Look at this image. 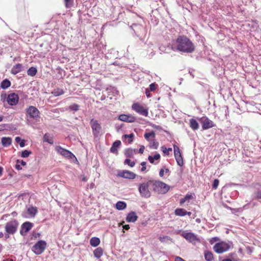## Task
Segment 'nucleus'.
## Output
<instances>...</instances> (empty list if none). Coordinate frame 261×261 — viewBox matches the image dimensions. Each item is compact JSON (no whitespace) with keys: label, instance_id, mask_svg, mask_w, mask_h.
I'll return each mask as SVG.
<instances>
[{"label":"nucleus","instance_id":"obj_1","mask_svg":"<svg viewBox=\"0 0 261 261\" xmlns=\"http://www.w3.org/2000/svg\"><path fill=\"white\" fill-rule=\"evenodd\" d=\"M176 50L185 53H192L195 50V46L192 41L186 36L180 35L175 40Z\"/></svg>","mask_w":261,"mask_h":261},{"label":"nucleus","instance_id":"obj_11","mask_svg":"<svg viewBox=\"0 0 261 261\" xmlns=\"http://www.w3.org/2000/svg\"><path fill=\"white\" fill-rule=\"evenodd\" d=\"M90 124L92 129L93 135L97 136L99 134L101 129L100 124L98 123L97 120L94 119H91Z\"/></svg>","mask_w":261,"mask_h":261},{"label":"nucleus","instance_id":"obj_3","mask_svg":"<svg viewBox=\"0 0 261 261\" xmlns=\"http://www.w3.org/2000/svg\"><path fill=\"white\" fill-rule=\"evenodd\" d=\"M231 246V243L221 241L217 243L214 246V251L217 253L221 254L229 250Z\"/></svg>","mask_w":261,"mask_h":261},{"label":"nucleus","instance_id":"obj_9","mask_svg":"<svg viewBox=\"0 0 261 261\" xmlns=\"http://www.w3.org/2000/svg\"><path fill=\"white\" fill-rule=\"evenodd\" d=\"M199 121L202 124L203 130L208 129L215 126L214 122L208 119L206 116H202L199 119Z\"/></svg>","mask_w":261,"mask_h":261},{"label":"nucleus","instance_id":"obj_59","mask_svg":"<svg viewBox=\"0 0 261 261\" xmlns=\"http://www.w3.org/2000/svg\"><path fill=\"white\" fill-rule=\"evenodd\" d=\"M10 234H11L10 233H8V232H7L6 231V233L5 234V239H8V238H9L10 237Z\"/></svg>","mask_w":261,"mask_h":261},{"label":"nucleus","instance_id":"obj_8","mask_svg":"<svg viewBox=\"0 0 261 261\" xmlns=\"http://www.w3.org/2000/svg\"><path fill=\"white\" fill-rule=\"evenodd\" d=\"M46 245L45 241L40 240L32 247V250L37 255L41 254L44 251Z\"/></svg>","mask_w":261,"mask_h":261},{"label":"nucleus","instance_id":"obj_15","mask_svg":"<svg viewBox=\"0 0 261 261\" xmlns=\"http://www.w3.org/2000/svg\"><path fill=\"white\" fill-rule=\"evenodd\" d=\"M181 236L191 243L199 241V240L193 233L184 232L181 234Z\"/></svg>","mask_w":261,"mask_h":261},{"label":"nucleus","instance_id":"obj_50","mask_svg":"<svg viewBox=\"0 0 261 261\" xmlns=\"http://www.w3.org/2000/svg\"><path fill=\"white\" fill-rule=\"evenodd\" d=\"M145 149V147L143 145H141L139 150V153L143 154Z\"/></svg>","mask_w":261,"mask_h":261},{"label":"nucleus","instance_id":"obj_47","mask_svg":"<svg viewBox=\"0 0 261 261\" xmlns=\"http://www.w3.org/2000/svg\"><path fill=\"white\" fill-rule=\"evenodd\" d=\"M159 144V143L157 141H156L155 140H153L152 141L151 145H150V147H152L154 149H157L158 148Z\"/></svg>","mask_w":261,"mask_h":261},{"label":"nucleus","instance_id":"obj_60","mask_svg":"<svg viewBox=\"0 0 261 261\" xmlns=\"http://www.w3.org/2000/svg\"><path fill=\"white\" fill-rule=\"evenodd\" d=\"M256 197L257 198H261V191H259L257 193Z\"/></svg>","mask_w":261,"mask_h":261},{"label":"nucleus","instance_id":"obj_21","mask_svg":"<svg viewBox=\"0 0 261 261\" xmlns=\"http://www.w3.org/2000/svg\"><path fill=\"white\" fill-rule=\"evenodd\" d=\"M190 127L194 130H197L199 128V124L194 119H191L189 120Z\"/></svg>","mask_w":261,"mask_h":261},{"label":"nucleus","instance_id":"obj_43","mask_svg":"<svg viewBox=\"0 0 261 261\" xmlns=\"http://www.w3.org/2000/svg\"><path fill=\"white\" fill-rule=\"evenodd\" d=\"M124 164L128 165L131 167H134L135 165V162L132 161L130 159H125V160L124 161Z\"/></svg>","mask_w":261,"mask_h":261},{"label":"nucleus","instance_id":"obj_34","mask_svg":"<svg viewBox=\"0 0 261 261\" xmlns=\"http://www.w3.org/2000/svg\"><path fill=\"white\" fill-rule=\"evenodd\" d=\"M37 72V70L36 68L32 67L28 69L27 73L29 75L34 76L36 74Z\"/></svg>","mask_w":261,"mask_h":261},{"label":"nucleus","instance_id":"obj_56","mask_svg":"<svg viewBox=\"0 0 261 261\" xmlns=\"http://www.w3.org/2000/svg\"><path fill=\"white\" fill-rule=\"evenodd\" d=\"M19 145L21 147H24L25 145V141L23 140L21 141V142L19 143Z\"/></svg>","mask_w":261,"mask_h":261},{"label":"nucleus","instance_id":"obj_36","mask_svg":"<svg viewBox=\"0 0 261 261\" xmlns=\"http://www.w3.org/2000/svg\"><path fill=\"white\" fill-rule=\"evenodd\" d=\"M134 134L133 133L129 135H124L123 137L124 139H128V142L129 144H130L133 141L134 139Z\"/></svg>","mask_w":261,"mask_h":261},{"label":"nucleus","instance_id":"obj_32","mask_svg":"<svg viewBox=\"0 0 261 261\" xmlns=\"http://www.w3.org/2000/svg\"><path fill=\"white\" fill-rule=\"evenodd\" d=\"M37 209L35 207L31 206L28 208V212L30 215L34 217L37 213Z\"/></svg>","mask_w":261,"mask_h":261},{"label":"nucleus","instance_id":"obj_17","mask_svg":"<svg viewBox=\"0 0 261 261\" xmlns=\"http://www.w3.org/2000/svg\"><path fill=\"white\" fill-rule=\"evenodd\" d=\"M118 119L120 121L132 123L134 122L136 120V118L131 114H121L118 117Z\"/></svg>","mask_w":261,"mask_h":261},{"label":"nucleus","instance_id":"obj_42","mask_svg":"<svg viewBox=\"0 0 261 261\" xmlns=\"http://www.w3.org/2000/svg\"><path fill=\"white\" fill-rule=\"evenodd\" d=\"M80 106L77 104H73L69 107V109L73 111H77L79 110Z\"/></svg>","mask_w":261,"mask_h":261},{"label":"nucleus","instance_id":"obj_63","mask_svg":"<svg viewBox=\"0 0 261 261\" xmlns=\"http://www.w3.org/2000/svg\"><path fill=\"white\" fill-rule=\"evenodd\" d=\"M192 214V213L191 212H187L186 211V215H188L189 216H190Z\"/></svg>","mask_w":261,"mask_h":261},{"label":"nucleus","instance_id":"obj_22","mask_svg":"<svg viewBox=\"0 0 261 261\" xmlns=\"http://www.w3.org/2000/svg\"><path fill=\"white\" fill-rule=\"evenodd\" d=\"M2 145L5 147L10 146L12 143V139L10 137H3L1 139Z\"/></svg>","mask_w":261,"mask_h":261},{"label":"nucleus","instance_id":"obj_35","mask_svg":"<svg viewBox=\"0 0 261 261\" xmlns=\"http://www.w3.org/2000/svg\"><path fill=\"white\" fill-rule=\"evenodd\" d=\"M155 136V134L154 132L151 131V132L145 133L144 134V138H145V139L147 141H150V137L154 138Z\"/></svg>","mask_w":261,"mask_h":261},{"label":"nucleus","instance_id":"obj_19","mask_svg":"<svg viewBox=\"0 0 261 261\" xmlns=\"http://www.w3.org/2000/svg\"><path fill=\"white\" fill-rule=\"evenodd\" d=\"M22 68V65L21 64H17L14 65L11 70V73L13 74H16L21 71Z\"/></svg>","mask_w":261,"mask_h":261},{"label":"nucleus","instance_id":"obj_6","mask_svg":"<svg viewBox=\"0 0 261 261\" xmlns=\"http://www.w3.org/2000/svg\"><path fill=\"white\" fill-rule=\"evenodd\" d=\"M19 223L16 220H12L6 224L5 231L11 234H14L18 227Z\"/></svg>","mask_w":261,"mask_h":261},{"label":"nucleus","instance_id":"obj_45","mask_svg":"<svg viewBox=\"0 0 261 261\" xmlns=\"http://www.w3.org/2000/svg\"><path fill=\"white\" fill-rule=\"evenodd\" d=\"M219 184V180L218 179H214L213 181V184L212 185V188L213 189H217Z\"/></svg>","mask_w":261,"mask_h":261},{"label":"nucleus","instance_id":"obj_12","mask_svg":"<svg viewBox=\"0 0 261 261\" xmlns=\"http://www.w3.org/2000/svg\"><path fill=\"white\" fill-rule=\"evenodd\" d=\"M174 151V157L176 161V162L180 167L184 165V160L181 154L179 148L176 145H173Z\"/></svg>","mask_w":261,"mask_h":261},{"label":"nucleus","instance_id":"obj_30","mask_svg":"<svg viewBox=\"0 0 261 261\" xmlns=\"http://www.w3.org/2000/svg\"><path fill=\"white\" fill-rule=\"evenodd\" d=\"M175 215L178 216H184L186 215V210L184 208H178L175 210Z\"/></svg>","mask_w":261,"mask_h":261},{"label":"nucleus","instance_id":"obj_5","mask_svg":"<svg viewBox=\"0 0 261 261\" xmlns=\"http://www.w3.org/2000/svg\"><path fill=\"white\" fill-rule=\"evenodd\" d=\"M132 109L136 113L147 117L148 116V109L139 102L134 103L132 106Z\"/></svg>","mask_w":261,"mask_h":261},{"label":"nucleus","instance_id":"obj_53","mask_svg":"<svg viewBox=\"0 0 261 261\" xmlns=\"http://www.w3.org/2000/svg\"><path fill=\"white\" fill-rule=\"evenodd\" d=\"M1 100H5V99L7 97V94H2L1 95Z\"/></svg>","mask_w":261,"mask_h":261},{"label":"nucleus","instance_id":"obj_54","mask_svg":"<svg viewBox=\"0 0 261 261\" xmlns=\"http://www.w3.org/2000/svg\"><path fill=\"white\" fill-rule=\"evenodd\" d=\"M15 168L18 170H21L22 168L21 167V165L19 163H16V164L15 165Z\"/></svg>","mask_w":261,"mask_h":261},{"label":"nucleus","instance_id":"obj_18","mask_svg":"<svg viewBox=\"0 0 261 261\" xmlns=\"http://www.w3.org/2000/svg\"><path fill=\"white\" fill-rule=\"evenodd\" d=\"M138 216L134 212L129 213L126 218V220L128 222H135L137 220Z\"/></svg>","mask_w":261,"mask_h":261},{"label":"nucleus","instance_id":"obj_10","mask_svg":"<svg viewBox=\"0 0 261 261\" xmlns=\"http://www.w3.org/2000/svg\"><path fill=\"white\" fill-rule=\"evenodd\" d=\"M55 149L58 153L64 156L65 158H68L69 159L75 158V155L71 152L62 148L60 146H57L55 147Z\"/></svg>","mask_w":261,"mask_h":261},{"label":"nucleus","instance_id":"obj_20","mask_svg":"<svg viewBox=\"0 0 261 261\" xmlns=\"http://www.w3.org/2000/svg\"><path fill=\"white\" fill-rule=\"evenodd\" d=\"M120 145H121L120 141L117 140V141H115L113 143L112 147L110 148L111 152L112 153H114L117 154L118 153L117 149L120 146Z\"/></svg>","mask_w":261,"mask_h":261},{"label":"nucleus","instance_id":"obj_55","mask_svg":"<svg viewBox=\"0 0 261 261\" xmlns=\"http://www.w3.org/2000/svg\"><path fill=\"white\" fill-rule=\"evenodd\" d=\"M174 261H186L184 259H182L181 257H179V256H176L175 258V260Z\"/></svg>","mask_w":261,"mask_h":261},{"label":"nucleus","instance_id":"obj_51","mask_svg":"<svg viewBox=\"0 0 261 261\" xmlns=\"http://www.w3.org/2000/svg\"><path fill=\"white\" fill-rule=\"evenodd\" d=\"M17 163L18 164V163H19L21 166H25V165H26V162H24V161H23V160H21V161H20V160H17Z\"/></svg>","mask_w":261,"mask_h":261},{"label":"nucleus","instance_id":"obj_29","mask_svg":"<svg viewBox=\"0 0 261 261\" xmlns=\"http://www.w3.org/2000/svg\"><path fill=\"white\" fill-rule=\"evenodd\" d=\"M193 196L191 194H187L185 197L184 198H181L180 200V201H179V203H180V205H182L187 200H190V199H193Z\"/></svg>","mask_w":261,"mask_h":261},{"label":"nucleus","instance_id":"obj_13","mask_svg":"<svg viewBox=\"0 0 261 261\" xmlns=\"http://www.w3.org/2000/svg\"><path fill=\"white\" fill-rule=\"evenodd\" d=\"M117 176L124 178L133 179L136 178V174L128 170H121L118 172Z\"/></svg>","mask_w":261,"mask_h":261},{"label":"nucleus","instance_id":"obj_39","mask_svg":"<svg viewBox=\"0 0 261 261\" xmlns=\"http://www.w3.org/2000/svg\"><path fill=\"white\" fill-rule=\"evenodd\" d=\"M44 141L48 142L50 144H53L54 143V140L53 138L49 137V135L47 134H45L44 136Z\"/></svg>","mask_w":261,"mask_h":261},{"label":"nucleus","instance_id":"obj_25","mask_svg":"<svg viewBox=\"0 0 261 261\" xmlns=\"http://www.w3.org/2000/svg\"><path fill=\"white\" fill-rule=\"evenodd\" d=\"M90 245L93 247H96L98 246L100 243V239L96 237H93L91 239Z\"/></svg>","mask_w":261,"mask_h":261},{"label":"nucleus","instance_id":"obj_58","mask_svg":"<svg viewBox=\"0 0 261 261\" xmlns=\"http://www.w3.org/2000/svg\"><path fill=\"white\" fill-rule=\"evenodd\" d=\"M123 228L125 230H128L129 229V226L128 224H126L123 226Z\"/></svg>","mask_w":261,"mask_h":261},{"label":"nucleus","instance_id":"obj_52","mask_svg":"<svg viewBox=\"0 0 261 261\" xmlns=\"http://www.w3.org/2000/svg\"><path fill=\"white\" fill-rule=\"evenodd\" d=\"M164 172H165L164 169V168H162L160 170V171L159 175L161 177H163L164 176Z\"/></svg>","mask_w":261,"mask_h":261},{"label":"nucleus","instance_id":"obj_62","mask_svg":"<svg viewBox=\"0 0 261 261\" xmlns=\"http://www.w3.org/2000/svg\"><path fill=\"white\" fill-rule=\"evenodd\" d=\"M15 141L17 143H18L21 141V139L20 137H17L15 138Z\"/></svg>","mask_w":261,"mask_h":261},{"label":"nucleus","instance_id":"obj_61","mask_svg":"<svg viewBox=\"0 0 261 261\" xmlns=\"http://www.w3.org/2000/svg\"><path fill=\"white\" fill-rule=\"evenodd\" d=\"M221 261H234V259L231 258H225L222 259Z\"/></svg>","mask_w":261,"mask_h":261},{"label":"nucleus","instance_id":"obj_33","mask_svg":"<svg viewBox=\"0 0 261 261\" xmlns=\"http://www.w3.org/2000/svg\"><path fill=\"white\" fill-rule=\"evenodd\" d=\"M64 93V91L62 89L58 88L57 89H55L52 92L51 94L54 95L55 96H59L61 95H63Z\"/></svg>","mask_w":261,"mask_h":261},{"label":"nucleus","instance_id":"obj_49","mask_svg":"<svg viewBox=\"0 0 261 261\" xmlns=\"http://www.w3.org/2000/svg\"><path fill=\"white\" fill-rule=\"evenodd\" d=\"M150 91H151L149 90L148 88H146L145 90V94L148 98L150 97L151 96V94L150 93Z\"/></svg>","mask_w":261,"mask_h":261},{"label":"nucleus","instance_id":"obj_24","mask_svg":"<svg viewBox=\"0 0 261 261\" xmlns=\"http://www.w3.org/2000/svg\"><path fill=\"white\" fill-rule=\"evenodd\" d=\"M137 153V150L132 148L127 149L125 151V155L126 157L131 158Z\"/></svg>","mask_w":261,"mask_h":261},{"label":"nucleus","instance_id":"obj_46","mask_svg":"<svg viewBox=\"0 0 261 261\" xmlns=\"http://www.w3.org/2000/svg\"><path fill=\"white\" fill-rule=\"evenodd\" d=\"M156 88H157V84H156L155 83H151L149 85V88H148V89L151 91H154L156 89Z\"/></svg>","mask_w":261,"mask_h":261},{"label":"nucleus","instance_id":"obj_16","mask_svg":"<svg viewBox=\"0 0 261 261\" xmlns=\"http://www.w3.org/2000/svg\"><path fill=\"white\" fill-rule=\"evenodd\" d=\"M33 223L30 222H25L23 223L21 226L20 233L21 235L24 236L29 232L33 227Z\"/></svg>","mask_w":261,"mask_h":261},{"label":"nucleus","instance_id":"obj_27","mask_svg":"<svg viewBox=\"0 0 261 261\" xmlns=\"http://www.w3.org/2000/svg\"><path fill=\"white\" fill-rule=\"evenodd\" d=\"M161 156L159 153H156L153 156L149 155L148 158V161L151 164H156L154 163L155 160H159Z\"/></svg>","mask_w":261,"mask_h":261},{"label":"nucleus","instance_id":"obj_44","mask_svg":"<svg viewBox=\"0 0 261 261\" xmlns=\"http://www.w3.org/2000/svg\"><path fill=\"white\" fill-rule=\"evenodd\" d=\"M31 153H32V152L31 151H28L27 150H25L22 151L21 156L22 158H27Z\"/></svg>","mask_w":261,"mask_h":261},{"label":"nucleus","instance_id":"obj_48","mask_svg":"<svg viewBox=\"0 0 261 261\" xmlns=\"http://www.w3.org/2000/svg\"><path fill=\"white\" fill-rule=\"evenodd\" d=\"M146 163L145 162H143L141 163V165L142 166L141 170L142 172H144L146 170Z\"/></svg>","mask_w":261,"mask_h":261},{"label":"nucleus","instance_id":"obj_64","mask_svg":"<svg viewBox=\"0 0 261 261\" xmlns=\"http://www.w3.org/2000/svg\"><path fill=\"white\" fill-rule=\"evenodd\" d=\"M164 168H165V171L166 173H169V169L168 168H165V167H164Z\"/></svg>","mask_w":261,"mask_h":261},{"label":"nucleus","instance_id":"obj_14","mask_svg":"<svg viewBox=\"0 0 261 261\" xmlns=\"http://www.w3.org/2000/svg\"><path fill=\"white\" fill-rule=\"evenodd\" d=\"M19 97L17 94L12 93L9 94L7 97V101L9 105L15 106L18 102Z\"/></svg>","mask_w":261,"mask_h":261},{"label":"nucleus","instance_id":"obj_4","mask_svg":"<svg viewBox=\"0 0 261 261\" xmlns=\"http://www.w3.org/2000/svg\"><path fill=\"white\" fill-rule=\"evenodd\" d=\"M149 189L152 190L151 185L149 183V180L146 182L141 184L139 188L141 195L146 198L149 197L150 196Z\"/></svg>","mask_w":261,"mask_h":261},{"label":"nucleus","instance_id":"obj_37","mask_svg":"<svg viewBox=\"0 0 261 261\" xmlns=\"http://www.w3.org/2000/svg\"><path fill=\"white\" fill-rule=\"evenodd\" d=\"M11 127L9 124H0V132L4 130H10Z\"/></svg>","mask_w":261,"mask_h":261},{"label":"nucleus","instance_id":"obj_38","mask_svg":"<svg viewBox=\"0 0 261 261\" xmlns=\"http://www.w3.org/2000/svg\"><path fill=\"white\" fill-rule=\"evenodd\" d=\"M74 0H64V5L66 8H71L73 5Z\"/></svg>","mask_w":261,"mask_h":261},{"label":"nucleus","instance_id":"obj_2","mask_svg":"<svg viewBox=\"0 0 261 261\" xmlns=\"http://www.w3.org/2000/svg\"><path fill=\"white\" fill-rule=\"evenodd\" d=\"M152 190L158 194H165L169 190V186L165 183L157 180H149Z\"/></svg>","mask_w":261,"mask_h":261},{"label":"nucleus","instance_id":"obj_31","mask_svg":"<svg viewBox=\"0 0 261 261\" xmlns=\"http://www.w3.org/2000/svg\"><path fill=\"white\" fill-rule=\"evenodd\" d=\"M126 206V204L123 201H118L116 204V208L118 210H124Z\"/></svg>","mask_w":261,"mask_h":261},{"label":"nucleus","instance_id":"obj_7","mask_svg":"<svg viewBox=\"0 0 261 261\" xmlns=\"http://www.w3.org/2000/svg\"><path fill=\"white\" fill-rule=\"evenodd\" d=\"M26 115L28 117H29L30 118L37 120L39 119L40 116V111L38 109L34 106H30L25 110Z\"/></svg>","mask_w":261,"mask_h":261},{"label":"nucleus","instance_id":"obj_23","mask_svg":"<svg viewBox=\"0 0 261 261\" xmlns=\"http://www.w3.org/2000/svg\"><path fill=\"white\" fill-rule=\"evenodd\" d=\"M204 257L206 261H212L214 259L213 253L210 251H205L204 252Z\"/></svg>","mask_w":261,"mask_h":261},{"label":"nucleus","instance_id":"obj_41","mask_svg":"<svg viewBox=\"0 0 261 261\" xmlns=\"http://www.w3.org/2000/svg\"><path fill=\"white\" fill-rule=\"evenodd\" d=\"M159 240L161 242H165L168 241H170L171 239L170 237L167 236H160L159 237Z\"/></svg>","mask_w":261,"mask_h":261},{"label":"nucleus","instance_id":"obj_57","mask_svg":"<svg viewBox=\"0 0 261 261\" xmlns=\"http://www.w3.org/2000/svg\"><path fill=\"white\" fill-rule=\"evenodd\" d=\"M87 179H87V177H86L85 176H84V175H82V180L83 181H85V182H86V181H87Z\"/></svg>","mask_w":261,"mask_h":261},{"label":"nucleus","instance_id":"obj_26","mask_svg":"<svg viewBox=\"0 0 261 261\" xmlns=\"http://www.w3.org/2000/svg\"><path fill=\"white\" fill-rule=\"evenodd\" d=\"M103 249L101 247L97 248L93 252L95 257L96 258H100L103 254Z\"/></svg>","mask_w":261,"mask_h":261},{"label":"nucleus","instance_id":"obj_28","mask_svg":"<svg viewBox=\"0 0 261 261\" xmlns=\"http://www.w3.org/2000/svg\"><path fill=\"white\" fill-rule=\"evenodd\" d=\"M11 86V82L8 79L3 80L1 84V87L2 89H6Z\"/></svg>","mask_w":261,"mask_h":261},{"label":"nucleus","instance_id":"obj_40","mask_svg":"<svg viewBox=\"0 0 261 261\" xmlns=\"http://www.w3.org/2000/svg\"><path fill=\"white\" fill-rule=\"evenodd\" d=\"M161 149L163 152V153L166 155H169L170 152L172 151V148H167L165 146H162Z\"/></svg>","mask_w":261,"mask_h":261}]
</instances>
